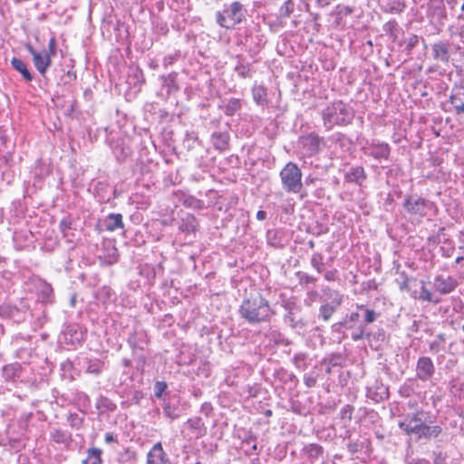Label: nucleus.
I'll list each match as a JSON object with an SVG mask.
<instances>
[{
	"mask_svg": "<svg viewBox=\"0 0 464 464\" xmlns=\"http://www.w3.org/2000/svg\"><path fill=\"white\" fill-rule=\"evenodd\" d=\"M26 50L33 57V63L38 72L44 77L48 68L52 64V59L45 53L36 51L31 44L26 45Z\"/></svg>",
	"mask_w": 464,
	"mask_h": 464,
	"instance_id": "nucleus-9",
	"label": "nucleus"
},
{
	"mask_svg": "<svg viewBox=\"0 0 464 464\" xmlns=\"http://www.w3.org/2000/svg\"><path fill=\"white\" fill-rule=\"evenodd\" d=\"M103 226L105 229L113 232L117 229H123L124 223L122 215L120 213H111L103 219Z\"/></svg>",
	"mask_w": 464,
	"mask_h": 464,
	"instance_id": "nucleus-22",
	"label": "nucleus"
},
{
	"mask_svg": "<svg viewBox=\"0 0 464 464\" xmlns=\"http://www.w3.org/2000/svg\"><path fill=\"white\" fill-rule=\"evenodd\" d=\"M11 64L14 70H16L17 72H19L21 73V75L26 82L33 81V75H32L31 72L29 71V69L27 68V65L25 64V63H24V61H22L19 58L14 57L11 60Z\"/></svg>",
	"mask_w": 464,
	"mask_h": 464,
	"instance_id": "nucleus-39",
	"label": "nucleus"
},
{
	"mask_svg": "<svg viewBox=\"0 0 464 464\" xmlns=\"http://www.w3.org/2000/svg\"><path fill=\"white\" fill-rule=\"evenodd\" d=\"M422 424L423 423L411 425V423L408 422H399L398 426L407 435H415L416 439H418Z\"/></svg>",
	"mask_w": 464,
	"mask_h": 464,
	"instance_id": "nucleus-51",
	"label": "nucleus"
},
{
	"mask_svg": "<svg viewBox=\"0 0 464 464\" xmlns=\"http://www.w3.org/2000/svg\"><path fill=\"white\" fill-rule=\"evenodd\" d=\"M50 438L53 442L65 446H69L72 442V433L62 429H53L50 432Z\"/></svg>",
	"mask_w": 464,
	"mask_h": 464,
	"instance_id": "nucleus-28",
	"label": "nucleus"
},
{
	"mask_svg": "<svg viewBox=\"0 0 464 464\" xmlns=\"http://www.w3.org/2000/svg\"><path fill=\"white\" fill-rule=\"evenodd\" d=\"M95 407L100 411V414L113 412L117 409L116 403L102 394L97 398Z\"/></svg>",
	"mask_w": 464,
	"mask_h": 464,
	"instance_id": "nucleus-32",
	"label": "nucleus"
},
{
	"mask_svg": "<svg viewBox=\"0 0 464 464\" xmlns=\"http://www.w3.org/2000/svg\"><path fill=\"white\" fill-rule=\"evenodd\" d=\"M420 290H413L411 292V296L420 302H428L432 304H438L441 302V298L436 294L431 292L426 286V282L421 280Z\"/></svg>",
	"mask_w": 464,
	"mask_h": 464,
	"instance_id": "nucleus-15",
	"label": "nucleus"
},
{
	"mask_svg": "<svg viewBox=\"0 0 464 464\" xmlns=\"http://www.w3.org/2000/svg\"><path fill=\"white\" fill-rule=\"evenodd\" d=\"M167 389L168 385L165 382L157 381L153 388L155 397H157L158 399H161L163 393L166 392Z\"/></svg>",
	"mask_w": 464,
	"mask_h": 464,
	"instance_id": "nucleus-64",
	"label": "nucleus"
},
{
	"mask_svg": "<svg viewBox=\"0 0 464 464\" xmlns=\"http://www.w3.org/2000/svg\"><path fill=\"white\" fill-rule=\"evenodd\" d=\"M422 414V411H417L412 414H408L403 420H401L400 422H408L411 423V425L413 424H420L424 423L425 421L421 419L420 415Z\"/></svg>",
	"mask_w": 464,
	"mask_h": 464,
	"instance_id": "nucleus-60",
	"label": "nucleus"
},
{
	"mask_svg": "<svg viewBox=\"0 0 464 464\" xmlns=\"http://www.w3.org/2000/svg\"><path fill=\"white\" fill-rule=\"evenodd\" d=\"M295 3L294 0H286L285 3L279 7L278 10V18L281 22L295 12Z\"/></svg>",
	"mask_w": 464,
	"mask_h": 464,
	"instance_id": "nucleus-43",
	"label": "nucleus"
},
{
	"mask_svg": "<svg viewBox=\"0 0 464 464\" xmlns=\"http://www.w3.org/2000/svg\"><path fill=\"white\" fill-rule=\"evenodd\" d=\"M0 316L16 323L24 321V313L18 307L7 304L0 305Z\"/></svg>",
	"mask_w": 464,
	"mask_h": 464,
	"instance_id": "nucleus-20",
	"label": "nucleus"
},
{
	"mask_svg": "<svg viewBox=\"0 0 464 464\" xmlns=\"http://www.w3.org/2000/svg\"><path fill=\"white\" fill-rule=\"evenodd\" d=\"M276 377L285 384L292 382L294 383V386H296L298 383L297 377L293 372H289L287 370L283 368L276 371Z\"/></svg>",
	"mask_w": 464,
	"mask_h": 464,
	"instance_id": "nucleus-46",
	"label": "nucleus"
},
{
	"mask_svg": "<svg viewBox=\"0 0 464 464\" xmlns=\"http://www.w3.org/2000/svg\"><path fill=\"white\" fill-rule=\"evenodd\" d=\"M235 71L237 72V75L241 78H249L251 77L252 74L250 65L244 64L240 62L235 67Z\"/></svg>",
	"mask_w": 464,
	"mask_h": 464,
	"instance_id": "nucleus-58",
	"label": "nucleus"
},
{
	"mask_svg": "<svg viewBox=\"0 0 464 464\" xmlns=\"http://www.w3.org/2000/svg\"><path fill=\"white\" fill-rule=\"evenodd\" d=\"M416 278L410 277L406 272L402 271L399 273V278L396 279V282L399 285L400 290L403 292H410V283H416Z\"/></svg>",
	"mask_w": 464,
	"mask_h": 464,
	"instance_id": "nucleus-47",
	"label": "nucleus"
},
{
	"mask_svg": "<svg viewBox=\"0 0 464 464\" xmlns=\"http://www.w3.org/2000/svg\"><path fill=\"white\" fill-rule=\"evenodd\" d=\"M67 420L70 426L75 430L81 429L83 424V418L80 417L77 413H70Z\"/></svg>",
	"mask_w": 464,
	"mask_h": 464,
	"instance_id": "nucleus-59",
	"label": "nucleus"
},
{
	"mask_svg": "<svg viewBox=\"0 0 464 464\" xmlns=\"http://www.w3.org/2000/svg\"><path fill=\"white\" fill-rule=\"evenodd\" d=\"M230 135L227 131H215L211 135V141L214 148L224 151L229 148Z\"/></svg>",
	"mask_w": 464,
	"mask_h": 464,
	"instance_id": "nucleus-23",
	"label": "nucleus"
},
{
	"mask_svg": "<svg viewBox=\"0 0 464 464\" xmlns=\"http://www.w3.org/2000/svg\"><path fill=\"white\" fill-rule=\"evenodd\" d=\"M357 309L362 314L361 318H362V323L364 326L374 323L380 316V313L376 312L373 309L368 308L364 304L357 305Z\"/></svg>",
	"mask_w": 464,
	"mask_h": 464,
	"instance_id": "nucleus-36",
	"label": "nucleus"
},
{
	"mask_svg": "<svg viewBox=\"0 0 464 464\" xmlns=\"http://www.w3.org/2000/svg\"><path fill=\"white\" fill-rule=\"evenodd\" d=\"M37 297L38 300L42 303H53L54 295L52 285L46 282L42 283L38 288Z\"/></svg>",
	"mask_w": 464,
	"mask_h": 464,
	"instance_id": "nucleus-33",
	"label": "nucleus"
},
{
	"mask_svg": "<svg viewBox=\"0 0 464 464\" xmlns=\"http://www.w3.org/2000/svg\"><path fill=\"white\" fill-rule=\"evenodd\" d=\"M442 432V428L440 425H428L425 422L422 424L418 440H430L431 439L438 438Z\"/></svg>",
	"mask_w": 464,
	"mask_h": 464,
	"instance_id": "nucleus-25",
	"label": "nucleus"
},
{
	"mask_svg": "<svg viewBox=\"0 0 464 464\" xmlns=\"http://www.w3.org/2000/svg\"><path fill=\"white\" fill-rule=\"evenodd\" d=\"M324 449L318 443H308L304 445L301 450L302 458L310 464L323 459Z\"/></svg>",
	"mask_w": 464,
	"mask_h": 464,
	"instance_id": "nucleus-14",
	"label": "nucleus"
},
{
	"mask_svg": "<svg viewBox=\"0 0 464 464\" xmlns=\"http://www.w3.org/2000/svg\"><path fill=\"white\" fill-rule=\"evenodd\" d=\"M129 345L135 353L137 350L143 351L147 344V335L144 332H134L130 334L127 340Z\"/></svg>",
	"mask_w": 464,
	"mask_h": 464,
	"instance_id": "nucleus-24",
	"label": "nucleus"
},
{
	"mask_svg": "<svg viewBox=\"0 0 464 464\" xmlns=\"http://www.w3.org/2000/svg\"><path fill=\"white\" fill-rule=\"evenodd\" d=\"M364 444L365 442L361 440H349L347 450L351 454H355L363 449Z\"/></svg>",
	"mask_w": 464,
	"mask_h": 464,
	"instance_id": "nucleus-63",
	"label": "nucleus"
},
{
	"mask_svg": "<svg viewBox=\"0 0 464 464\" xmlns=\"http://www.w3.org/2000/svg\"><path fill=\"white\" fill-rule=\"evenodd\" d=\"M366 396L375 402L383 401L389 398V388L382 381L375 380L372 385L367 387Z\"/></svg>",
	"mask_w": 464,
	"mask_h": 464,
	"instance_id": "nucleus-13",
	"label": "nucleus"
},
{
	"mask_svg": "<svg viewBox=\"0 0 464 464\" xmlns=\"http://www.w3.org/2000/svg\"><path fill=\"white\" fill-rule=\"evenodd\" d=\"M186 425L190 430H193L197 432V437H202L206 433V428L204 427V423L199 417L188 419L186 422Z\"/></svg>",
	"mask_w": 464,
	"mask_h": 464,
	"instance_id": "nucleus-45",
	"label": "nucleus"
},
{
	"mask_svg": "<svg viewBox=\"0 0 464 464\" xmlns=\"http://www.w3.org/2000/svg\"><path fill=\"white\" fill-rule=\"evenodd\" d=\"M343 362V357L339 353H334L328 357L324 358L322 364L329 365L333 367L341 366Z\"/></svg>",
	"mask_w": 464,
	"mask_h": 464,
	"instance_id": "nucleus-55",
	"label": "nucleus"
},
{
	"mask_svg": "<svg viewBox=\"0 0 464 464\" xmlns=\"http://www.w3.org/2000/svg\"><path fill=\"white\" fill-rule=\"evenodd\" d=\"M72 220L71 217H64L59 224V228L63 237L67 238L68 241H72V238L74 237V233L72 232Z\"/></svg>",
	"mask_w": 464,
	"mask_h": 464,
	"instance_id": "nucleus-42",
	"label": "nucleus"
},
{
	"mask_svg": "<svg viewBox=\"0 0 464 464\" xmlns=\"http://www.w3.org/2000/svg\"><path fill=\"white\" fill-rule=\"evenodd\" d=\"M241 319L250 325L270 323L275 315L270 303L260 293L250 294L239 306Z\"/></svg>",
	"mask_w": 464,
	"mask_h": 464,
	"instance_id": "nucleus-1",
	"label": "nucleus"
},
{
	"mask_svg": "<svg viewBox=\"0 0 464 464\" xmlns=\"http://www.w3.org/2000/svg\"><path fill=\"white\" fill-rule=\"evenodd\" d=\"M414 393L413 381L409 379L399 389V394L401 397L408 398Z\"/></svg>",
	"mask_w": 464,
	"mask_h": 464,
	"instance_id": "nucleus-57",
	"label": "nucleus"
},
{
	"mask_svg": "<svg viewBox=\"0 0 464 464\" xmlns=\"http://www.w3.org/2000/svg\"><path fill=\"white\" fill-rule=\"evenodd\" d=\"M22 372V367L20 363L14 362L11 364L5 365L3 367V377L7 382H14L16 378L20 377Z\"/></svg>",
	"mask_w": 464,
	"mask_h": 464,
	"instance_id": "nucleus-34",
	"label": "nucleus"
},
{
	"mask_svg": "<svg viewBox=\"0 0 464 464\" xmlns=\"http://www.w3.org/2000/svg\"><path fill=\"white\" fill-rule=\"evenodd\" d=\"M364 153L375 160H388L391 155V146L383 141L372 140L367 148H363Z\"/></svg>",
	"mask_w": 464,
	"mask_h": 464,
	"instance_id": "nucleus-8",
	"label": "nucleus"
},
{
	"mask_svg": "<svg viewBox=\"0 0 464 464\" xmlns=\"http://www.w3.org/2000/svg\"><path fill=\"white\" fill-rule=\"evenodd\" d=\"M86 458L82 459V464H102V450L96 447L89 448L86 451Z\"/></svg>",
	"mask_w": 464,
	"mask_h": 464,
	"instance_id": "nucleus-37",
	"label": "nucleus"
},
{
	"mask_svg": "<svg viewBox=\"0 0 464 464\" xmlns=\"http://www.w3.org/2000/svg\"><path fill=\"white\" fill-rule=\"evenodd\" d=\"M405 8L404 3L400 0H392L388 2L382 8L383 12L389 14H401Z\"/></svg>",
	"mask_w": 464,
	"mask_h": 464,
	"instance_id": "nucleus-52",
	"label": "nucleus"
},
{
	"mask_svg": "<svg viewBox=\"0 0 464 464\" xmlns=\"http://www.w3.org/2000/svg\"><path fill=\"white\" fill-rule=\"evenodd\" d=\"M324 295L327 299L323 302L319 308L318 319L328 322L343 302V295L336 290L326 289Z\"/></svg>",
	"mask_w": 464,
	"mask_h": 464,
	"instance_id": "nucleus-5",
	"label": "nucleus"
},
{
	"mask_svg": "<svg viewBox=\"0 0 464 464\" xmlns=\"http://www.w3.org/2000/svg\"><path fill=\"white\" fill-rule=\"evenodd\" d=\"M246 9L238 2L225 4L222 11L216 13L217 24L226 29H234L236 25L246 20Z\"/></svg>",
	"mask_w": 464,
	"mask_h": 464,
	"instance_id": "nucleus-3",
	"label": "nucleus"
},
{
	"mask_svg": "<svg viewBox=\"0 0 464 464\" xmlns=\"http://www.w3.org/2000/svg\"><path fill=\"white\" fill-rule=\"evenodd\" d=\"M282 186L286 192L300 193L304 184L302 182V170L295 162L289 161L279 173Z\"/></svg>",
	"mask_w": 464,
	"mask_h": 464,
	"instance_id": "nucleus-4",
	"label": "nucleus"
},
{
	"mask_svg": "<svg viewBox=\"0 0 464 464\" xmlns=\"http://www.w3.org/2000/svg\"><path fill=\"white\" fill-rule=\"evenodd\" d=\"M366 179L367 174L362 166L352 167L344 173V180L346 182L354 183L360 187L366 180Z\"/></svg>",
	"mask_w": 464,
	"mask_h": 464,
	"instance_id": "nucleus-19",
	"label": "nucleus"
},
{
	"mask_svg": "<svg viewBox=\"0 0 464 464\" xmlns=\"http://www.w3.org/2000/svg\"><path fill=\"white\" fill-rule=\"evenodd\" d=\"M295 306V304H285V309L288 310V313L284 315V322L288 324L292 329H302L304 327L305 324L303 319H296L295 314L292 311V308Z\"/></svg>",
	"mask_w": 464,
	"mask_h": 464,
	"instance_id": "nucleus-30",
	"label": "nucleus"
},
{
	"mask_svg": "<svg viewBox=\"0 0 464 464\" xmlns=\"http://www.w3.org/2000/svg\"><path fill=\"white\" fill-rule=\"evenodd\" d=\"M163 413L172 420L180 417V410L179 407L171 404L170 401H166L165 400L163 402Z\"/></svg>",
	"mask_w": 464,
	"mask_h": 464,
	"instance_id": "nucleus-50",
	"label": "nucleus"
},
{
	"mask_svg": "<svg viewBox=\"0 0 464 464\" xmlns=\"http://www.w3.org/2000/svg\"><path fill=\"white\" fill-rule=\"evenodd\" d=\"M324 138L315 132H310L299 137L298 146L304 157H313L322 150Z\"/></svg>",
	"mask_w": 464,
	"mask_h": 464,
	"instance_id": "nucleus-6",
	"label": "nucleus"
},
{
	"mask_svg": "<svg viewBox=\"0 0 464 464\" xmlns=\"http://www.w3.org/2000/svg\"><path fill=\"white\" fill-rule=\"evenodd\" d=\"M161 86L167 89L168 94L176 92L179 90L178 84V73L176 72H172L167 75L160 76Z\"/></svg>",
	"mask_w": 464,
	"mask_h": 464,
	"instance_id": "nucleus-26",
	"label": "nucleus"
},
{
	"mask_svg": "<svg viewBox=\"0 0 464 464\" xmlns=\"http://www.w3.org/2000/svg\"><path fill=\"white\" fill-rule=\"evenodd\" d=\"M451 44L449 41H439L431 45L432 58L443 64H448L450 60Z\"/></svg>",
	"mask_w": 464,
	"mask_h": 464,
	"instance_id": "nucleus-12",
	"label": "nucleus"
},
{
	"mask_svg": "<svg viewBox=\"0 0 464 464\" xmlns=\"http://www.w3.org/2000/svg\"><path fill=\"white\" fill-rule=\"evenodd\" d=\"M113 153L118 161L123 162L128 157L131 155L132 150L129 146L125 145L124 143H119L114 147Z\"/></svg>",
	"mask_w": 464,
	"mask_h": 464,
	"instance_id": "nucleus-44",
	"label": "nucleus"
},
{
	"mask_svg": "<svg viewBox=\"0 0 464 464\" xmlns=\"http://www.w3.org/2000/svg\"><path fill=\"white\" fill-rule=\"evenodd\" d=\"M86 363L85 372L94 376H100L105 366L104 362L98 358L87 359Z\"/></svg>",
	"mask_w": 464,
	"mask_h": 464,
	"instance_id": "nucleus-38",
	"label": "nucleus"
},
{
	"mask_svg": "<svg viewBox=\"0 0 464 464\" xmlns=\"http://www.w3.org/2000/svg\"><path fill=\"white\" fill-rule=\"evenodd\" d=\"M383 31L393 42H397L399 46H402L403 42L399 41V34H403L402 29L399 26L395 20H390L383 24Z\"/></svg>",
	"mask_w": 464,
	"mask_h": 464,
	"instance_id": "nucleus-27",
	"label": "nucleus"
},
{
	"mask_svg": "<svg viewBox=\"0 0 464 464\" xmlns=\"http://www.w3.org/2000/svg\"><path fill=\"white\" fill-rule=\"evenodd\" d=\"M292 362L295 368L304 371L311 364L312 359L305 353H297L294 355Z\"/></svg>",
	"mask_w": 464,
	"mask_h": 464,
	"instance_id": "nucleus-41",
	"label": "nucleus"
},
{
	"mask_svg": "<svg viewBox=\"0 0 464 464\" xmlns=\"http://www.w3.org/2000/svg\"><path fill=\"white\" fill-rule=\"evenodd\" d=\"M402 207L410 215H418L421 218L427 215V209H431L434 207V203L423 198H414L411 195L405 197Z\"/></svg>",
	"mask_w": 464,
	"mask_h": 464,
	"instance_id": "nucleus-7",
	"label": "nucleus"
},
{
	"mask_svg": "<svg viewBox=\"0 0 464 464\" xmlns=\"http://www.w3.org/2000/svg\"><path fill=\"white\" fill-rule=\"evenodd\" d=\"M252 94L254 101L261 106H266L268 104L267 100V90L262 85H255L252 88Z\"/></svg>",
	"mask_w": 464,
	"mask_h": 464,
	"instance_id": "nucleus-40",
	"label": "nucleus"
},
{
	"mask_svg": "<svg viewBox=\"0 0 464 464\" xmlns=\"http://www.w3.org/2000/svg\"><path fill=\"white\" fill-rule=\"evenodd\" d=\"M311 266L319 274L324 272V258L322 253L314 252L310 260Z\"/></svg>",
	"mask_w": 464,
	"mask_h": 464,
	"instance_id": "nucleus-48",
	"label": "nucleus"
},
{
	"mask_svg": "<svg viewBox=\"0 0 464 464\" xmlns=\"http://www.w3.org/2000/svg\"><path fill=\"white\" fill-rule=\"evenodd\" d=\"M353 411H354V407L350 404H346L340 411V418L342 420H346L348 421H351L353 419Z\"/></svg>",
	"mask_w": 464,
	"mask_h": 464,
	"instance_id": "nucleus-62",
	"label": "nucleus"
},
{
	"mask_svg": "<svg viewBox=\"0 0 464 464\" xmlns=\"http://www.w3.org/2000/svg\"><path fill=\"white\" fill-rule=\"evenodd\" d=\"M351 337L353 341L367 339V331L365 330V326L363 324L359 325L352 333Z\"/></svg>",
	"mask_w": 464,
	"mask_h": 464,
	"instance_id": "nucleus-61",
	"label": "nucleus"
},
{
	"mask_svg": "<svg viewBox=\"0 0 464 464\" xmlns=\"http://www.w3.org/2000/svg\"><path fill=\"white\" fill-rule=\"evenodd\" d=\"M435 373V366L432 360L428 356H421L416 364V376L422 382H427Z\"/></svg>",
	"mask_w": 464,
	"mask_h": 464,
	"instance_id": "nucleus-11",
	"label": "nucleus"
},
{
	"mask_svg": "<svg viewBox=\"0 0 464 464\" xmlns=\"http://www.w3.org/2000/svg\"><path fill=\"white\" fill-rule=\"evenodd\" d=\"M242 100L237 98H230L224 105H219L218 108L223 111L227 116H234L238 111L242 109Z\"/></svg>",
	"mask_w": 464,
	"mask_h": 464,
	"instance_id": "nucleus-31",
	"label": "nucleus"
},
{
	"mask_svg": "<svg viewBox=\"0 0 464 464\" xmlns=\"http://www.w3.org/2000/svg\"><path fill=\"white\" fill-rule=\"evenodd\" d=\"M458 286V281L451 276L437 275L433 279V287L440 295H449Z\"/></svg>",
	"mask_w": 464,
	"mask_h": 464,
	"instance_id": "nucleus-10",
	"label": "nucleus"
},
{
	"mask_svg": "<svg viewBox=\"0 0 464 464\" xmlns=\"http://www.w3.org/2000/svg\"><path fill=\"white\" fill-rule=\"evenodd\" d=\"M446 341V334H439L437 335V339L434 340L430 343V352L432 353H438L441 350H443V347L441 346V343H444Z\"/></svg>",
	"mask_w": 464,
	"mask_h": 464,
	"instance_id": "nucleus-54",
	"label": "nucleus"
},
{
	"mask_svg": "<svg viewBox=\"0 0 464 464\" xmlns=\"http://www.w3.org/2000/svg\"><path fill=\"white\" fill-rule=\"evenodd\" d=\"M386 334L382 328H378L376 331H369L367 332V341L369 342L371 347H373L377 350L381 344L385 341Z\"/></svg>",
	"mask_w": 464,
	"mask_h": 464,
	"instance_id": "nucleus-35",
	"label": "nucleus"
},
{
	"mask_svg": "<svg viewBox=\"0 0 464 464\" xmlns=\"http://www.w3.org/2000/svg\"><path fill=\"white\" fill-rule=\"evenodd\" d=\"M147 464H170L169 458L164 451L161 442L155 443L148 452Z\"/></svg>",
	"mask_w": 464,
	"mask_h": 464,
	"instance_id": "nucleus-16",
	"label": "nucleus"
},
{
	"mask_svg": "<svg viewBox=\"0 0 464 464\" xmlns=\"http://www.w3.org/2000/svg\"><path fill=\"white\" fill-rule=\"evenodd\" d=\"M63 341L67 344H78L83 339V333L81 331L79 325L69 324L63 331Z\"/></svg>",
	"mask_w": 464,
	"mask_h": 464,
	"instance_id": "nucleus-17",
	"label": "nucleus"
},
{
	"mask_svg": "<svg viewBox=\"0 0 464 464\" xmlns=\"http://www.w3.org/2000/svg\"><path fill=\"white\" fill-rule=\"evenodd\" d=\"M296 278L301 285H308L316 282V277L308 275L305 272L298 271L295 273Z\"/></svg>",
	"mask_w": 464,
	"mask_h": 464,
	"instance_id": "nucleus-56",
	"label": "nucleus"
},
{
	"mask_svg": "<svg viewBox=\"0 0 464 464\" xmlns=\"http://www.w3.org/2000/svg\"><path fill=\"white\" fill-rule=\"evenodd\" d=\"M362 314L357 309L356 312H352L350 315H346L345 318H343L342 321L338 322L337 324H334V330H340L342 328L345 329H353L354 328L356 323L360 320Z\"/></svg>",
	"mask_w": 464,
	"mask_h": 464,
	"instance_id": "nucleus-29",
	"label": "nucleus"
},
{
	"mask_svg": "<svg viewBox=\"0 0 464 464\" xmlns=\"http://www.w3.org/2000/svg\"><path fill=\"white\" fill-rule=\"evenodd\" d=\"M182 204L186 208H190L193 209H203L205 208L203 200L197 198L196 197L191 195L184 196V198H182Z\"/></svg>",
	"mask_w": 464,
	"mask_h": 464,
	"instance_id": "nucleus-49",
	"label": "nucleus"
},
{
	"mask_svg": "<svg viewBox=\"0 0 464 464\" xmlns=\"http://www.w3.org/2000/svg\"><path fill=\"white\" fill-rule=\"evenodd\" d=\"M198 227L199 222L198 218L190 213L181 218L179 223V230L187 235L195 234L198 230Z\"/></svg>",
	"mask_w": 464,
	"mask_h": 464,
	"instance_id": "nucleus-18",
	"label": "nucleus"
},
{
	"mask_svg": "<svg viewBox=\"0 0 464 464\" xmlns=\"http://www.w3.org/2000/svg\"><path fill=\"white\" fill-rule=\"evenodd\" d=\"M321 116L325 130L330 131L335 126L351 124L354 118V110L343 101H335L322 110Z\"/></svg>",
	"mask_w": 464,
	"mask_h": 464,
	"instance_id": "nucleus-2",
	"label": "nucleus"
},
{
	"mask_svg": "<svg viewBox=\"0 0 464 464\" xmlns=\"http://www.w3.org/2000/svg\"><path fill=\"white\" fill-rule=\"evenodd\" d=\"M450 102L453 106L456 115H464V88L460 87L453 90L450 96Z\"/></svg>",
	"mask_w": 464,
	"mask_h": 464,
	"instance_id": "nucleus-21",
	"label": "nucleus"
},
{
	"mask_svg": "<svg viewBox=\"0 0 464 464\" xmlns=\"http://www.w3.org/2000/svg\"><path fill=\"white\" fill-rule=\"evenodd\" d=\"M77 79L76 72L72 68L60 77L59 85H70Z\"/></svg>",
	"mask_w": 464,
	"mask_h": 464,
	"instance_id": "nucleus-53",
	"label": "nucleus"
}]
</instances>
